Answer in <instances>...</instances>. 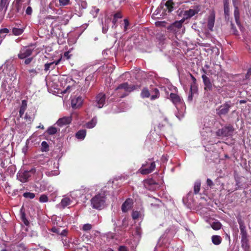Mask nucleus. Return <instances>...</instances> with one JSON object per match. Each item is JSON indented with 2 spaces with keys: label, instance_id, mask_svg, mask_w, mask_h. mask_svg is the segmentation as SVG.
Returning <instances> with one entry per match:
<instances>
[{
  "label": "nucleus",
  "instance_id": "obj_56",
  "mask_svg": "<svg viewBox=\"0 0 251 251\" xmlns=\"http://www.w3.org/2000/svg\"><path fill=\"white\" fill-rule=\"evenodd\" d=\"M15 4L17 7V10L18 12H19L20 8V4L21 2V0H15Z\"/></svg>",
  "mask_w": 251,
  "mask_h": 251
},
{
  "label": "nucleus",
  "instance_id": "obj_18",
  "mask_svg": "<svg viewBox=\"0 0 251 251\" xmlns=\"http://www.w3.org/2000/svg\"><path fill=\"white\" fill-rule=\"evenodd\" d=\"M200 10L199 6H197L193 9H190L188 10L185 11L184 13V16L186 19L190 18L198 13Z\"/></svg>",
  "mask_w": 251,
  "mask_h": 251
},
{
  "label": "nucleus",
  "instance_id": "obj_44",
  "mask_svg": "<svg viewBox=\"0 0 251 251\" xmlns=\"http://www.w3.org/2000/svg\"><path fill=\"white\" fill-rule=\"evenodd\" d=\"M48 150V144L46 141H43L41 143V151H47Z\"/></svg>",
  "mask_w": 251,
  "mask_h": 251
},
{
  "label": "nucleus",
  "instance_id": "obj_49",
  "mask_svg": "<svg viewBox=\"0 0 251 251\" xmlns=\"http://www.w3.org/2000/svg\"><path fill=\"white\" fill-rule=\"evenodd\" d=\"M62 241L63 244L65 248H68L69 247V241L67 237L62 238Z\"/></svg>",
  "mask_w": 251,
  "mask_h": 251
},
{
  "label": "nucleus",
  "instance_id": "obj_17",
  "mask_svg": "<svg viewBox=\"0 0 251 251\" xmlns=\"http://www.w3.org/2000/svg\"><path fill=\"white\" fill-rule=\"evenodd\" d=\"M72 202V200L69 196H64L57 206L64 209L67 206L70 205Z\"/></svg>",
  "mask_w": 251,
  "mask_h": 251
},
{
  "label": "nucleus",
  "instance_id": "obj_59",
  "mask_svg": "<svg viewBox=\"0 0 251 251\" xmlns=\"http://www.w3.org/2000/svg\"><path fill=\"white\" fill-rule=\"evenodd\" d=\"M8 32H9V30L6 28H2L0 30V35L1 34H3V33L7 34Z\"/></svg>",
  "mask_w": 251,
  "mask_h": 251
},
{
  "label": "nucleus",
  "instance_id": "obj_13",
  "mask_svg": "<svg viewBox=\"0 0 251 251\" xmlns=\"http://www.w3.org/2000/svg\"><path fill=\"white\" fill-rule=\"evenodd\" d=\"M168 29L175 33H177L181 30H183L182 24L180 21L174 23L168 27Z\"/></svg>",
  "mask_w": 251,
  "mask_h": 251
},
{
  "label": "nucleus",
  "instance_id": "obj_52",
  "mask_svg": "<svg viewBox=\"0 0 251 251\" xmlns=\"http://www.w3.org/2000/svg\"><path fill=\"white\" fill-rule=\"evenodd\" d=\"M99 12V9L94 7L93 9L91 10L90 13L92 15L93 17L95 18L97 16V14Z\"/></svg>",
  "mask_w": 251,
  "mask_h": 251
},
{
  "label": "nucleus",
  "instance_id": "obj_7",
  "mask_svg": "<svg viewBox=\"0 0 251 251\" xmlns=\"http://www.w3.org/2000/svg\"><path fill=\"white\" fill-rule=\"evenodd\" d=\"M35 48L34 44H30V45L22 47L18 54L19 58L24 59L30 56Z\"/></svg>",
  "mask_w": 251,
  "mask_h": 251
},
{
  "label": "nucleus",
  "instance_id": "obj_21",
  "mask_svg": "<svg viewBox=\"0 0 251 251\" xmlns=\"http://www.w3.org/2000/svg\"><path fill=\"white\" fill-rule=\"evenodd\" d=\"M142 230L140 226H137L132 232V235L135 242H138L141 237Z\"/></svg>",
  "mask_w": 251,
  "mask_h": 251
},
{
  "label": "nucleus",
  "instance_id": "obj_60",
  "mask_svg": "<svg viewBox=\"0 0 251 251\" xmlns=\"http://www.w3.org/2000/svg\"><path fill=\"white\" fill-rule=\"evenodd\" d=\"M241 237L248 236L246 229L240 230Z\"/></svg>",
  "mask_w": 251,
  "mask_h": 251
},
{
  "label": "nucleus",
  "instance_id": "obj_45",
  "mask_svg": "<svg viewBox=\"0 0 251 251\" xmlns=\"http://www.w3.org/2000/svg\"><path fill=\"white\" fill-rule=\"evenodd\" d=\"M154 94L152 95L151 97V100H154L158 98L159 96V90L157 88H155L153 90Z\"/></svg>",
  "mask_w": 251,
  "mask_h": 251
},
{
  "label": "nucleus",
  "instance_id": "obj_24",
  "mask_svg": "<svg viewBox=\"0 0 251 251\" xmlns=\"http://www.w3.org/2000/svg\"><path fill=\"white\" fill-rule=\"evenodd\" d=\"M177 112H176L175 114L176 116L179 120H181L184 115V112L185 110V105L179 106V109H177Z\"/></svg>",
  "mask_w": 251,
  "mask_h": 251
},
{
  "label": "nucleus",
  "instance_id": "obj_51",
  "mask_svg": "<svg viewBox=\"0 0 251 251\" xmlns=\"http://www.w3.org/2000/svg\"><path fill=\"white\" fill-rule=\"evenodd\" d=\"M92 226L91 224H86L83 226L82 229L84 231H89V230H91L92 229Z\"/></svg>",
  "mask_w": 251,
  "mask_h": 251
},
{
  "label": "nucleus",
  "instance_id": "obj_33",
  "mask_svg": "<svg viewBox=\"0 0 251 251\" xmlns=\"http://www.w3.org/2000/svg\"><path fill=\"white\" fill-rule=\"evenodd\" d=\"M224 10L225 18H226L229 15V7L228 3L226 0H225L224 2Z\"/></svg>",
  "mask_w": 251,
  "mask_h": 251
},
{
  "label": "nucleus",
  "instance_id": "obj_12",
  "mask_svg": "<svg viewBox=\"0 0 251 251\" xmlns=\"http://www.w3.org/2000/svg\"><path fill=\"white\" fill-rule=\"evenodd\" d=\"M30 177V173L27 171L19 172L17 175V179L23 183L27 182Z\"/></svg>",
  "mask_w": 251,
  "mask_h": 251
},
{
  "label": "nucleus",
  "instance_id": "obj_53",
  "mask_svg": "<svg viewBox=\"0 0 251 251\" xmlns=\"http://www.w3.org/2000/svg\"><path fill=\"white\" fill-rule=\"evenodd\" d=\"M59 4L61 6H65L69 4L70 0H59Z\"/></svg>",
  "mask_w": 251,
  "mask_h": 251
},
{
  "label": "nucleus",
  "instance_id": "obj_19",
  "mask_svg": "<svg viewBox=\"0 0 251 251\" xmlns=\"http://www.w3.org/2000/svg\"><path fill=\"white\" fill-rule=\"evenodd\" d=\"M133 204V201L131 199H127L122 205V210L123 212H126L131 209Z\"/></svg>",
  "mask_w": 251,
  "mask_h": 251
},
{
  "label": "nucleus",
  "instance_id": "obj_63",
  "mask_svg": "<svg viewBox=\"0 0 251 251\" xmlns=\"http://www.w3.org/2000/svg\"><path fill=\"white\" fill-rule=\"evenodd\" d=\"M206 184L208 186L211 187L213 185V181L209 178H207L206 181Z\"/></svg>",
  "mask_w": 251,
  "mask_h": 251
},
{
  "label": "nucleus",
  "instance_id": "obj_1",
  "mask_svg": "<svg viewBox=\"0 0 251 251\" xmlns=\"http://www.w3.org/2000/svg\"><path fill=\"white\" fill-rule=\"evenodd\" d=\"M106 189L103 188L91 199V205L93 208L101 210L104 208L106 205Z\"/></svg>",
  "mask_w": 251,
  "mask_h": 251
},
{
  "label": "nucleus",
  "instance_id": "obj_40",
  "mask_svg": "<svg viewBox=\"0 0 251 251\" xmlns=\"http://www.w3.org/2000/svg\"><path fill=\"white\" fill-rule=\"evenodd\" d=\"M200 181H197L195 182L194 187V191L195 194L199 193L201 188Z\"/></svg>",
  "mask_w": 251,
  "mask_h": 251
},
{
  "label": "nucleus",
  "instance_id": "obj_30",
  "mask_svg": "<svg viewBox=\"0 0 251 251\" xmlns=\"http://www.w3.org/2000/svg\"><path fill=\"white\" fill-rule=\"evenodd\" d=\"M132 217L134 220L142 219L143 217V212L142 211H133Z\"/></svg>",
  "mask_w": 251,
  "mask_h": 251
},
{
  "label": "nucleus",
  "instance_id": "obj_47",
  "mask_svg": "<svg viewBox=\"0 0 251 251\" xmlns=\"http://www.w3.org/2000/svg\"><path fill=\"white\" fill-rule=\"evenodd\" d=\"M238 223L239 225V228L240 230L246 229V226L244 224V222L241 219L238 220Z\"/></svg>",
  "mask_w": 251,
  "mask_h": 251
},
{
  "label": "nucleus",
  "instance_id": "obj_16",
  "mask_svg": "<svg viewBox=\"0 0 251 251\" xmlns=\"http://www.w3.org/2000/svg\"><path fill=\"white\" fill-rule=\"evenodd\" d=\"M83 100L81 97H75L71 100L72 107L74 109L80 107L82 104Z\"/></svg>",
  "mask_w": 251,
  "mask_h": 251
},
{
  "label": "nucleus",
  "instance_id": "obj_15",
  "mask_svg": "<svg viewBox=\"0 0 251 251\" xmlns=\"http://www.w3.org/2000/svg\"><path fill=\"white\" fill-rule=\"evenodd\" d=\"M77 2V6L79 8V11H77V10L75 9L76 14L79 17H80L82 14V10L86 8L87 6V2L85 0H75ZM76 7H75V9H76Z\"/></svg>",
  "mask_w": 251,
  "mask_h": 251
},
{
  "label": "nucleus",
  "instance_id": "obj_38",
  "mask_svg": "<svg viewBox=\"0 0 251 251\" xmlns=\"http://www.w3.org/2000/svg\"><path fill=\"white\" fill-rule=\"evenodd\" d=\"M9 0H0V10H3L4 8H7L9 4Z\"/></svg>",
  "mask_w": 251,
  "mask_h": 251
},
{
  "label": "nucleus",
  "instance_id": "obj_27",
  "mask_svg": "<svg viewBox=\"0 0 251 251\" xmlns=\"http://www.w3.org/2000/svg\"><path fill=\"white\" fill-rule=\"evenodd\" d=\"M123 17L122 13L118 12L114 14L113 19L112 21L113 24L112 28H115L117 27L116 23L118 19H121Z\"/></svg>",
  "mask_w": 251,
  "mask_h": 251
},
{
  "label": "nucleus",
  "instance_id": "obj_36",
  "mask_svg": "<svg viewBox=\"0 0 251 251\" xmlns=\"http://www.w3.org/2000/svg\"><path fill=\"white\" fill-rule=\"evenodd\" d=\"M110 19H107L105 21V23L102 25V32L104 33H105L107 32L108 29V24L110 23Z\"/></svg>",
  "mask_w": 251,
  "mask_h": 251
},
{
  "label": "nucleus",
  "instance_id": "obj_5",
  "mask_svg": "<svg viewBox=\"0 0 251 251\" xmlns=\"http://www.w3.org/2000/svg\"><path fill=\"white\" fill-rule=\"evenodd\" d=\"M155 168V163L152 159H149L143 163L138 172L142 175H147L151 173Z\"/></svg>",
  "mask_w": 251,
  "mask_h": 251
},
{
  "label": "nucleus",
  "instance_id": "obj_41",
  "mask_svg": "<svg viewBox=\"0 0 251 251\" xmlns=\"http://www.w3.org/2000/svg\"><path fill=\"white\" fill-rule=\"evenodd\" d=\"M141 97L143 98L149 97L150 94L147 88H144L141 93Z\"/></svg>",
  "mask_w": 251,
  "mask_h": 251
},
{
  "label": "nucleus",
  "instance_id": "obj_9",
  "mask_svg": "<svg viewBox=\"0 0 251 251\" xmlns=\"http://www.w3.org/2000/svg\"><path fill=\"white\" fill-rule=\"evenodd\" d=\"M234 131L233 127L231 126H225L221 129H218L216 135L221 138L228 137L232 136Z\"/></svg>",
  "mask_w": 251,
  "mask_h": 251
},
{
  "label": "nucleus",
  "instance_id": "obj_8",
  "mask_svg": "<svg viewBox=\"0 0 251 251\" xmlns=\"http://www.w3.org/2000/svg\"><path fill=\"white\" fill-rule=\"evenodd\" d=\"M221 66L216 64H212L211 65L205 64L202 68L204 74L207 75H216L218 74V71L220 70Z\"/></svg>",
  "mask_w": 251,
  "mask_h": 251
},
{
  "label": "nucleus",
  "instance_id": "obj_6",
  "mask_svg": "<svg viewBox=\"0 0 251 251\" xmlns=\"http://www.w3.org/2000/svg\"><path fill=\"white\" fill-rule=\"evenodd\" d=\"M48 165H49L48 170L45 172V174L48 176H57L60 172L58 170L59 163L57 161H55L52 159L48 161Z\"/></svg>",
  "mask_w": 251,
  "mask_h": 251
},
{
  "label": "nucleus",
  "instance_id": "obj_58",
  "mask_svg": "<svg viewBox=\"0 0 251 251\" xmlns=\"http://www.w3.org/2000/svg\"><path fill=\"white\" fill-rule=\"evenodd\" d=\"M51 231L54 233H56L58 234L60 233V229L55 227H53L51 229Z\"/></svg>",
  "mask_w": 251,
  "mask_h": 251
},
{
  "label": "nucleus",
  "instance_id": "obj_14",
  "mask_svg": "<svg viewBox=\"0 0 251 251\" xmlns=\"http://www.w3.org/2000/svg\"><path fill=\"white\" fill-rule=\"evenodd\" d=\"M230 107V105L227 102H226L221 105L216 110L217 113L220 116L222 115H225L228 112Z\"/></svg>",
  "mask_w": 251,
  "mask_h": 251
},
{
  "label": "nucleus",
  "instance_id": "obj_26",
  "mask_svg": "<svg viewBox=\"0 0 251 251\" xmlns=\"http://www.w3.org/2000/svg\"><path fill=\"white\" fill-rule=\"evenodd\" d=\"M234 7V15L236 24L240 26V13L237 5H233Z\"/></svg>",
  "mask_w": 251,
  "mask_h": 251
},
{
  "label": "nucleus",
  "instance_id": "obj_10",
  "mask_svg": "<svg viewBox=\"0 0 251 251\" xmlns=\"http://www.w3.org/2000/svg\"><path fill=\"white\" fill-rule=\"evenodd\" d=\"M105 101V95L104 94L99 93L96 97L95 100L93 102V104L99 108H102Z\"/></svg>",
  "mask_w": 251,
  "mask_h": 251
},
{
  "label": "nucleus",
  "instance_id": "obj_57",
  "mask_svg": "<svg viewBox=\"0 0 251 251\" xmlns=\"http://www.w3.org/2000/svg\"><path fill=\"white\" fill-rule=\"evenodd\" d=\"M25 13L28 15H31L32 13V9L31 7L28 6L25 10Z\"/></svg>",
  "mask_w": 251,
  "mask_h": 251
},
{
  "label": "nucleus",
  "instance_id": "obj_35",
  "mask_svg": "<svg viewBox=\"0 0 251 251\" xmlns=\"http://www.w3.org/2000/svg\"><path fill=\"white\" fill-rule=\"evenodd\" d=\"M24 28L13 27L12 28V33L14 35L18 36L21 35L24 32Z\"/></svg>",
  "mask_w": 251,
  "mask_h": 251
},
{
  "label": "nucleus",
  "instance_id": "obj_42",
  "mask_svg": "<svg viewBox=\"0 0 251 251\" xmlns=\"http://www.w3.org/2000/svg\"><path fill=\"white\" fill-rule=\"evenodd\" d=\"M47 131L50 135H54L57 132V129L55 127L50 126L48 128Z\"/></svg>",
  "mask_w": 251,
  "mask_h": 251
},
{
  "label": "nucleus",
  "instance_id": "obj_2",
  "mask_svg": "<svg viewBox=\"0 0 251 251\" xmlns=\"http://www.w3.org/2000/svg\"><path fill=\"white\" fill-rule=\"evenodd\" d=\"M173 3L171 0H167L165 3H161L154 12L153 16L160 19L163 18L168 13L171 12L173 9Z\"/></svg>",
  "mask_w": 251,
  "mask_h": 251
},
{
  "label": "nucleus",
  "instance_id": "obj_48",
  "mask_svg": "<svg viewBox=\"0 0 251 251\" xmlns=\"http://www.w3.org/2000/svg\"><path fill=\"white\" fill-rule=\"evenodd\" d=\"M94 76V74H91L87 76L85 78V84L88 86L89 85V82L93 79Z\"/></svg>",
  "mask_w": 251,
  "mask_h": 251
},
{
  "label": "nucleus",
  "instance_id": "obj_23",
  "mask_svg": "<svg viewBox=\"0 0 251 251\" xmlns=\"http://www.w3.org/2000/svg\"><path fill=\"white\" fill-rule=\"evenodd\" d=\"M201 77L204 85V89L210 90L212 89V83L209 78L205 74L202 75Z\"/></svg>",
  "mask_w": 251,
  "mask_h": 251
},
{
  "label": "nucleus",
  "instance_id": "obj_61",
  "mask_svg": "<svg viewBox=\"0 0 251 251\" xmlns=\"http://www.w3.org/2000/svg\"><path fill=\"white\" fill-rule=\"evenodd\" d=\"M33 58L32 57L27 58L25 61V64L26 65L29 64L32 61Z\"/></svg>",
  "mask_w": 251,
  "mask_h": 251
},
{
  "label": "nucleus",
  "instance_id": "obj_64",
  "mask_svg": "<svg viewBox=\"0 0 251 251\" xmlns=\"http://www.w3.org/2000/svg\"><path fill=\"white\" fill-rule=\"evenodd\" d=\"M192 196V193H191V192H190L188 194L187 196L186 197L183 198L182 199L183 203H185L186 202V199H187V198H188L189 196Z\"/></svg>",
  "mask_w": 251,
  "mask_h": 251
},
{
  "label": "nucleus",
  "instance_id": "obj_62",
  "mask_svg": "<svg viewBox=\"0 0 251 251\" xmlns=\"http://www.w3.org/2000/svg\"><path fill=\"white\" fill-rule=\"evenodd\" d=\"M119 251H128V250L126 246H121L119 248Z\"/></svg>",
  "mask_w": 251,
  "mask_h": 251
},
{
  "label": "nucleus",
  "instance_id": "obj_43",
  "mask_svg": "<svg viewBox=\"0 0 251 251\" xmlns=\"http://www.w3.org/2000/svg\"><path fill=\"white\" fill-rule=\"evenodd\" d=\"M23 196L25 198L32 199L35 198V195L33 193L25 192L24 193Z\"/></svg>",
  "mask_w": 251,
  "mask_h": 251
},
{
  "label": "nucleus",
  "instance_id": "obj_25",
  "mask_svg": "<svg viewBox=\"0 0 251 251\" xmlns=\"http://www.w3.org/2000/svg\"><path fill=\"white\" fill-rule=\"evenodd\" d=\"M60 60L61 58L58 59L56 61L51 62L49 63H46L45 65V70L47 71L49 70L50 69L51 70L54 69L55 66L59 64Z\"/></svg>",
  "mask_w": 251,
  "mask_h": 251
},
{
  "label": "nucleus",
  "instance_id": "obj_20",
  "mask_svg": "<svg viewBox=\"0 0 251 251\" xmlns=\"http://www.w3.org/2000/svg\"><path fill=\"white\" fill-rule=\"evenodd\" d=\"M72 121L71 116L64 117L60 118L56 122V124L60 126L69 124Z\"/></svg>",
  "mask_w": 251,
  "mask_h": 251
},
{
  "label": "nucleus",
  "instance_id": "obj_32",
  "mask_svg": "<svg viewBox=\"0 0 251 251\" xmlns=\"http://www.w3.org/2000/svg\"><path fill=\"white\" fill-rule=\"evenodd\" d=\"M97 123L96 117H94L90 122L86 124V127L88 128H92L95 126Z\"/></svg>",
  "mask_w": 251,
  "mask_h": 251
},
{
  "label": "nucleus",
  "instance_id": "obj_31",
  "mask_svg": "<svg viewBox=\"0 0 251 251\" xmlns=\"http://www.w3.org/2000/svg\"><path fill=\"white\" fill-rule=\"evenodd\" d=\"M26 106L27 101L25 100H23L22 101V104L19 110V114L20 117H22L24 115V112L26 108Z\"/></svg>",
  "mask_w": 251,
  "mask_h": 251
},
{
  "label": "nucleus",
  "instance_id": "obj_11",
  "mask_svg": "<svg viewBox=\"0 0 251 251\" xmlns=\"http://www.w3.org/2000/svg\"><path fill=\"white\" fill-rule=\"evenodd\" d=\"M170 98L172 101L175 105L176 109H179V106L185 105L183 100L176 94L171 93L170 95Z\"/></svg>",
  "mask_w": 251,
  "mask_h": 251
},
{
  "label": "nucleus",
  "instance_id": "obj_50",
  "mask_svg": "<svg viewBox=\"0 0 251 251\" xmlns=\"http://www.w3.org/2000/svg\"><path fill=\"white\" fill-rule=\"evenodd\" d=\"M39 201L41 202H46L48 201V197L46 195H42L39 198Z\"/></svg>",
  "mask_w": 251,
  "mask_h": 251
},
{
  "label": "nucleus",
  "instance_id": "obj_34",
  "mask_svg": "<svg viewBox=\"0 0 251 251\" xmlns=\"http://www.w3.org/2000/svg\"><path fill=\"white\" fill-rule=\"evenodd\" d=\"M212 243L216 245H219L222 241V238L220 236L213 235L212 236Z\"/></svg>",
  "mask_w": 251,
  "mask_h": 251
},
{
  "label": "nucleus",
  "instance_id": "obj_46",
  "mask_svg": "<svg viewBox=\"0 0 251 251\" xmlns=\"http://www.w3.org/2000/svg\"><path fill=\"white\" fill-rule=\"evenodd\" d=\"M124 31H126L129 28V22L127 19H125L124 20Z\"/></svg>",
  "mask_w": 251,
  "mask_h": 251
},
{
  "label": "nucleus",
  "instance_id": "obj_3",
  "mask_svg": "<svg viewBox=\"0 0 251 251\" xmlns=\"http://www.w3.org/2000/svg\"><path fill=\"white\" fill-rule=\"evenodd\" d=\"M135 89V86L129 85L127 83L125 82L119 85L116 88L115 93L119 97L124 98Z\"/></svg>",
  "mask_w": 251,
  "mask_h": 251
},
{
  "label": "nucleus",
  "instance_id": "obj_4",
  "mask_svg": "<svg viewBox=\"0 0 251 251\" xmlns=\"http://www.w3.org/2000/svg\"><path fill=\"white\" fill-rule=\"evenodd\" d=\"M60 84L62 87L61 94L70 93L74 88L75 82L70 77H63L60 79Z\"/></svg>",
  "mask_w": 251,
  "mask_h": 251
},
{
  "label": "nucleus",
  "instance_id": "obj_55",
  "mask_svg": "<svg viewBox=\"0 0 251 251\" xmlns=\"http://www.w3.org/2000/svg\"><path fill=\"white\" fill-rule=\"evenodd\" d=\"M68 231L66 229H63L61 232L60 231L59 235H60L62 238L66 237V235L67 234Z\"/></svg>",
  "mask_w": 251,
  "mask_h": 251
},
{
  "label": "nucleus",
  "instance_id": "obj_54",
  "mask_svg": "<svg viewBox=\"0 0 251 251\" xmlns=\"http://www.w3.org/2000/svg\"><path fill=\"white\" fill-rule=\"evenodd\" d=\"M21 219L23 221V222L24 223V224L25 225H27L28 224V221L25 218V215L24 213H22L21 214Z\"/></svg>",
  "mask_w": 251,
  "mask_h": 251
},
{
  "label": "nucleus",
  "instance_id": "obj_29",
  "mask_svg": "<svg viewBox=\"0 0 251 251\" xmlns=\"http://www.w3.org/2000/svg\"><path fill=\"white\" fill-rule=\"evenodd\" d=\"M86 134V131L85 129L80 130L77 131L75 134L76 137L80 140H83Z\"/></svg>",
  "mask_w": 251,
  "mask_h": 251
},
{
  "label": "nucleus",
  "instance_id": "obj_39",
  "mask_svg": "<svg viewBox=\"0 0 251 251\" xmlns=\"http://www.w3.org/2000/svg\"><path fill=\"white\" fill-rule=\"evenodd\" d=\"M241 244L243 248H248V236L241 237Z\"/></svg>",
  "mask_w": 251,
  "mask_h": 251
},
{
  "label": "nucleus",
  "instance_id": "obj_22",
  "mask_svg": "<svg viewBox=\"0 0 251 251\" xmlns=\"http://www.w3.org/2000/svg\"><path fill=\"white\" fill-rule=\"evenodd\" d=\"M215 14L213 12H212L208 17L207 26L210 31L213 30L215 23Z\"/></svg>",
  "mask_w": 251,
  "mask_h": 251
},
{
  "label": "nucleus",
  "instance_id": "obj_37",
  "mask_svg": "<svg viewBox=\"0 0 251 251\" xmlns=\"http://www.w3.org/2000/svg\"><path fill=\"white\" fill-rule=\"evenodd\" d=\"M211 226L214 230H219L221 228L222 225L219 221H215L211 224Z\"/></svg>",
  "mask_w": 251,
  "mask_h": 251
},
{
  "label": "nucleus",
  "instance_id": "obj_28",
  "mask_svg": "<svg viewBox=\"0 0 251 251\" xmlns=\"http://www.w3.org/2000/svg\"><path fill=\"white\" fill-rule=\"evenodd\" d=\"M81 195V191L79 190H75L72 192H71V194L70 196V198L72 200V201H73V200H76L77 198L80 197Z\"/></svg>",
  "mask_w": 251,
  "mask_h": 251
}]
</instances>
